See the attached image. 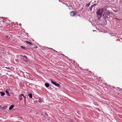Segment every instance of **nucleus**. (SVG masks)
<instances>
[{
    "label": "nucleus",
    "mask_w": 122,
    "mask_h": 122,
    "mask_svg": "<svg viewBox=\"0 0 122 122\" xmlns=\"http://www.w3.org/2000/svg\"><path fill=\"white\" fill-rule=\"evenodd\" d=\"M104 9L103 8H99L97 11V17L98 18H101L102 16V13Z\"/></svg>",
    "instance_id": "obj_1"
},
{
    "label": "nucleus",
    "mask_w": 122,
    "mask_h": 122,
    "mask_svg": "<svg viewBox=\"0 0 122 122\" xmlns=\"http://www.w3.org/2000/svg\"><path fill=\"white\" fill-rule=\"evenodd\" d=\"M20 56H21L22 57L20 58L21 60L26 62H28L29 60L26 56H23L21 55H20Z\"/></svg>",
    "instance_id": "obj_2"
},
{
    "label": "nucleus",
    "mask_w": 122,
    "mask_h": 122,
    "mask_svg": "<svg viewBox=\"0 0 122 122\" xmlns=\"http://www.w3.org/2000/svg\"><path fill=\"white\" fill-rule=\"evenodd\" d=\"M110 13H111V12L108 11L105 12L103 15L102 17L104 18H108V16L109 15Z\"/></svg>",
    "instance_id": "obj_3"
},
{
    "label": "nucleus",
    "mask_w": 122,
    "mask_h": 122,
    "mask_svg": "<svg viewBox=\"0 0 122 122\" xmlns=\"http://www.w3.org/2000/svg\"><path fill=\"white\" fill-rule=\"evenodd\" d=\"M23 97H24V99H25L26 98V97L24 96V94H22L19 96V99L21 101L23 99Z\"/></svg>",
    "instance_id": "obj_4"
},
{
    "label": "nucleus",
    "mask_w": 122,
    "mask_h": 122,
    "mask_svg": "<svg viewBox=\"0 0 122 122\" xmlns=\"http://www.w3.org/2000/svg\"><path fill=\"white\" fill-rule=\"evenodd\" d=\"M71 16H74L76 15V14L74 11H71L70 13Z\"/></svg>",
    "instance_id": "obj_5"
},
{
    "label": "nucleus",
    "mask_w": 122,
    "mask_h": 122,
    "mask_svg": "<svg viewBox=\"0 0 122 122\" xmlns=\"http://www.w3.org/2000/svg\"><path fill=\"white\" fill-rule=\"evenodd\" d=\"M25 42L28 44L30 45H32L33 44L31 42H30L27 41H25Z\"/></svg>",
    "instance_id": "obj_6"
},
{
    "label": "nucleus",
    "mask_w": 122,
    "mask_h": 122,
    "mask_svg": "<svg viewBox=\"0 0 122 122\" xmlns=\"http://www.w3.org/2000/svg\"><path fill=\"white\" fill-rule=\"evenodd\" d=\"M45 86L47 87H48L49 86V84L48 83H45Z\"/></svg>",
    "instance_id": "obj_7"
},
{
    "label": "nucleus",
    "mask_w": 122,
    "mask_h": 122,
    "mask_svg": "<svg viewBox=\"0 0 122 122\" xmlns=\"http://www.w3.org/2000/svg\"><path fill=\"white\" fill-rule=\"evenodd\" d=\"M6 94L8 95V96H10L9 93L7 90H6Z\"/></svg>",
    "instance_id": "obj_8"
},
{
    "label": "nucleus",
    "mask_w": 122,
    "mask_h": 122,
    "mask_svg": "<svg viewBox=\"0 0 122 122\" xmlns=\"http://www.w3.org/2000/svg\"><path fill=\"white\" fill-rule=\"evenodd\" d=\"M14 107V105H11L10 107L9 108V110H11L12 109L13 107Z\"/></svg>",
    "instance_id": "obj_9"
},
{
    "label": "nucleus",
    "mask_w": 122,
    "mask_h": 122,
    "mask_svg": "<svg viewBox=\"0 0 122 122\" xmlns=\"http://www.w3.org/2000/svg\"><path fill=\"white\" fill-rule=\"evenodd\" d=\"M28 96L31 98H32V95L31 93H30L29 94Z\"/></svg>",
    "instance_id": "obj_10"
},
{
    "label": "nucleus",
    "mask_w": 122,
    "mask_h": 122,
    "mask_svg": "<svg viewBox=\"0 0 122 122\" xmlns=\"http://www.w3.org/2000/svg\"><path fill=\"white\" fill-rule=\"evenodd\" d=\"M0 93H1V95L2 96H4L5 94V93L3 92H1Z\"/></svg>",
    "instance_id": "obj_11"
},
{
    "label": "nucleus",
    "mask_w": 122,
    "mask_h": 122,
    "mask_svg": "<svg viewBox=\"0 0 122 122\" xmlns=\"http://www.w3.org/2000/svg\"><path fill=\"white\" fill-rule=\"evenodd\" d=\"M51 83L52 84H53L55 85L56 84V82L53 81L52 80H51Z\"/></svg>",
    "instance_id": "obj_12"
},
{
    "label": "nucleus",
    "mask_w": 122,
    "mask_h": 122,
    "mask_svg": "<svg viewBox=\"0 0 122 122\" xmlns=\"http://www.w3.org/2000/svg\"><path fill=\"white\" fill-rule=\"evenodd\" d=\"M54 85L57 87H59L60 85L59 84L56 83V84Z\"/></svg>",
    "instance_id": "obj_13"
},
{
    "label": "nucleus",
    "mask_w": 122,
    "mask_h": 122,
    "mask_svg": "<svg viewBox=\"0 0 122 122\" xmlns=\"http://www.w3.org/2000/svg\"><path fill=\"white\" fill-rule=\"evenodd\" d=\"M90 3H89L88 4H87V5H86V7H89V6L90 5Z\"/></svg>",
    "instance_id": "obj_14"
},
{
    "label": "nucleus",
    "mask_w": 122,
    "mask_h": 122,
    "mask_svg": "<svg viewBox=\"0 0 122 122\" xmlns=\"http://www.w3.org/2000/svg\"><path fill=\"white\" fill-rule=\"evenodd\" d=\"M94 5V4L93 5H92L91 6V7H90V10H92V7H93V5Z\"/></svg>",
    "instance_id": "obj_15"
},
{
    "label": "nucleus",
    "mask_w": 122,
    "mask_h": 122,
    "mask_svg": "<svg viewBox=\"0 0 122 122\" xmlns=\"http://www.w3.org/2000/svg\"><path fill=\"white\" fill-rule=\"evenodd\" d=\"M21 47L22 48L24 49H25V46H21Z\"/></svg>",
    "instance_id": "obj_16"
},
{
    "label": "nucleus",
    "mask_w": 122,
    "mask_h": 122,
    "mask_svg": "<svg viewBox=\"0 0 122 122\" xmlns=\"http://www.w3.org/2000/svg\"><path fill=\"white\" fill-rule=\"evenodd\" d=\"M50 49H51L52 50H53V51H56L55 50H54V49H52V48H50Z\"/></svg>",
    "instance_id": "obj_17"
},
{
    "label": "nucleus",
    "mask_w": 122,
    "mask_h": 122,
    "mask_svg": "<svg viewBox=\"0 0 122 122\" xmlns=\"http://www.w3.org/2000/svg\"><path fill=\"white\" fill-rule=\"evenodd\" d=\"M61 55H63V56H65V57H66L63 54H61Z\"/></svg>",
    "instance_id": "obj_18"
},
{
    "label": "nucleus",
    "mask_w": 122,
    "mask_h": 122,
    "mask_svg": "<svg viewBox=\"0 0 122 122\" xmlns=\"http://www.w3.org/2000/svg\"><path fill=\"white\" fill-rule=\"evenodd\" d=\"M77 16H78L79 17H81V15L79 14H78V15H77Z\"/></svg>",
    "instance_id": "obj_19"
},
{
    "label": "nucleus",
    "mask_w": 122,
    "mask_h": 122,
    "mask_svg": "<svg viewBox=\"0 0 122 122\" xmlns=\"http://www.w3.org/2000/svg\"><path fill=\"white\" fill-rule=\"evenodd\" d=\"M25 99H24V102H25Z\"/></svg>",
    "instance_id": "obj_20"
},
{
    "label": "nucleus",
    "mask_w": 122,
    "mask_h": 122,
    "mask_svg": "<svg viewBox=\"0 0 122 122\" xmlns=\"http://www.w3.org/2000/svg\"><path fill=\"white\" fill-rule=\"evenodd\" d=\"M115 18V19H117V20H119L118 19V18H116V17H115V18Z\"/></svg>",
    "instance_id": "obj_21"
},
{
    "label": "nucleus",
    "mask_w": 122,
    "mask_h": 122,
    "mask_svg": "<svg viewBox=\"0 0 122 122\" xmlns=\"http://www.w3.org/2000/svg\"><path fill=\"white\" fill-rule=\"evenodd\" d=\"M21 25V24H19V25L20 26Z\"/></svg>",
    "instance_id": "obj_22"
}]
</instances>
